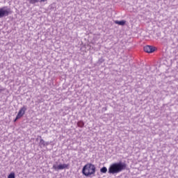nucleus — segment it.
<instances>
[{
  "label": "nucleus",
  "mask_w": 178,
  "mask_h": 178,
  "mask_svg": "<svg viewBox=\"0 0 178 178\" xmlns=\"http://www.w3.org/2000/svg\"><path fill=\"white\" fill-rule=\"evenodd\" d=\"M97 168L92 163H87L82 168V173L83 176L90 177V176H95Z\"/></svg>",
  "instance_id": "f03ea898"
},
{
  "label": "nucleus",
  "mask_w": 178,
  "mask_h": 178,
  "mask_svg": "<svg viewBox=\"0 0 178 178\" xmlns=\"http://www.w3.org/2000/svg\"><path fill=\"white\" fill-rule=\"evenodd\" d=\"M3 91V89L2 88V86H0V92H2Z\"/></svg>",
  "instance_id": "2eb2a0df"
},
{
  "label": "nucleus",
  "mask_w": 178,
  "mask_h": 178,
  "mask_svg": "<svg viewBox=\"0 0 178 178\" xmlns=\"http://www.w3.org/2000/svg\"><path fill=\"white\" fill-rule=\"evenodd\" d=\"M26 111H27V106H23L19 111L14 122H16V120H19L21 118H23V115L24 113H26Z\"/></svg>",
  "instance_id": "20e7f679"
},
{
  "label": "nucleus",
  "mask_w": 178,
  "mask_h": 178,
  "mask_svg": "<svg viewBox=\"0 0 178 178\" xmlns=\"http://www.w3.org/2000/svg\"><path fill=\"white\" fill-rule=\"evenodd\" d=\"M9 15H12V10L10 8H8V6L0 8V19L6 17V16H9Z\"/></svg>",
  "instance_id": "7ed1b4c3"
},
{
  "label": "nucleus",
  "mask_w": 178,
  "mask_h": 178,
  "mask_svg": "<svg viewBox=\"0 0 178 178\" xmlns=\"http://www.w3.org/2000/svg\"><path fill=\"white\" fill-rule=\"evenodd\" d=\"M78 127H84V122L80 120L77 122Z\"/></svg>",
  "instance_id": "9d476101"
},
{
  "label": "nucleus",
  "mask_w": 178,
  "mask_h": 178,
  "mask_svg": "<svg viewBox=\"0 0 178 178\" xmlns=\"http://www.w3.org/2000/svg\"><path fill=\"white\" fill-rule=\"evenodd\" d=\"M69 166H70V164H60L58 166L56 165H53V169L54 170H63V169H69Z\"/></svg>",
  "instance_id": "39448f33"
},
{
  "label": "nucleus",
  "mask_w": 178,
  "mask_h": 178,
  "mask_svg": "<svg viewBox=\"0 0 178 178\" xmlns=\"http://www.w3.org/2000/svg\"><path fill=\"white\" fill-rule=\"evenodd\" d=\"M38 138H40V137L38 136V138H36V141H38Z\"/></svg>",
  "instance_id": "dca6fc26"
},
{
  "label": "nucleus",
  "mask_w": 178,
  "mask_h": 178,
  "mask_svg": "<svg viewBox=\"0 0 178 178\" xmlns=\"http://www.w3.org/2000/svg\"><path fill=\"white\" fill-rule=\"evenodd\" d=\"M28 2L31 5H35V3H38V2H40V0H28Z\"/></svg>",
  "instance_id": "1a4fd4ad"
},
{
  "label": "nucleus",
  "mask_w": 178,
  "mask_h": 178,
  "mask_svg": "<svg viewBox=\"0 0 178 178\" xmlns=\"http://www.w3.org/2000/svg\"><path fill=\"white\" fill-rule=\"evenodd\" d=\"M144 51L147 54H152V52H155V47L153 46L147 45L144 47Z\"/></svg>",
  "instance_id": "423d86ee"
},
{
  "label": "nucleus",
  "mask_w": 178,
  "mask_h": 178,
  "mask_svg": "<svg viewBox=\"0 0 178 178\" xmlns=\"http://www.w3.org/2000/svg\"><path fill=\"white\" fill-rule=\"evenodd\" d=\"M115 24H119V26H124L126 24V21L124 20H121V21H115Z\"/></svg>",
  "instance_id": "6e6552de"
},
{
  "label": "nucleus",
  "mask_w": 178,
  "mask_h": 178,
  "mask_svg": "<svg viewBox=\"0 0 178 178\" xmlns=\"http://www.w3.org/2000/svg\"><path fill=\"white\" fill-rule=\"evenodd\" d=\"M8 178H15V172H11L8 176Z\"/></svg>",
  "instance_id": "f8f14e48"
},
{
  "label": "nucleus",
  "mask_w": 178,
  "mask_h": 178,
  "mask_svg": "<svg viewBox=\"0 0 178 178\" xmlns=\"http://www.w3.org/2000/svg\"><path fill=\"white\" fill-rule=\"evenodd\" d=\"M40 140V143H39V146L40 147H45V140H44V139H42V138L41 137V136H38Z\"/></svg>",
  "instance_id": "0eeeda50"
},
{
  "label": "nucleus",
  "mask_w": 178,
  "mask_h": 178,
  "mask_svg": "<svg viewBox=\"0 0 178 178\" xmlns=\"http://www.w3.org/2000/svg\"><path fill=\"white\" fill-rule=\"evenodd\" d=\"M127 168V164L126 163L122 161L114 163L109 166L108 173L109 175H118V173L126 170Z\"/></svg>",
  "instance_id": "f257e3e1"
},
{
  "label": "nucleus",
  "mask_w": 178,
  "mask_h": 178,
  "mask_svg": "<svg viewBox=\"0 0 178 178\" xmlns=\"http://www.w3.org/2000/svg\"><path fill=\"white\" fill-rule=\"evenodd\" d=\"M48 0H39V2H47Z\"/></svg>",
  "instance_id": "4468645a"
},
{
  "label": "nucleus",
  "mask_w": 178,
  "mask_h": 178,
  "mask_svg": "<svg viewBox=\"0 0 178 178\" xmlns=\"http://www.w3.org/2000/svg\"><path fill=\"white\" fill-rule=\"evenodd\" d=\"M49 145V142H44V147Z\"/></svg>",
  "instance_id": "ddd939ff"
},
{
  "label": "nucleus",
  "mask_w": 178,
  "mask_h": 178,
  "mask_svg": "<svg viewBox=\"0 0 178 178\" xmlns=\"http://www.w3.org/2000/svg\"><path fill=\"white\" fill-rule=\"evenodd\" d=\"M101 173H106L108 172V168L106 167H103L100 169Z\"/></svg>",
  "instance_id": "9b49d317"
}]
</instances>
